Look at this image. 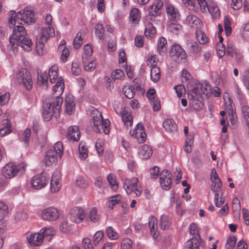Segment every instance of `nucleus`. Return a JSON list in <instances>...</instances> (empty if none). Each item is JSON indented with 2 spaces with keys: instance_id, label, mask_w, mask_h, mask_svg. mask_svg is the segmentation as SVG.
Here are the masks:
<instances>
[{
  "instance_id": "4d7b16f0",
  "label": "nucleus",
  "mask_w": 249,
  "mask_h": 249,
  "mask_svg": "<svg viewBox=\"0 0 249 249\" xmlns=\"http://www.w3.org/2000/svg\"><path fill=\"white\" fill-rule=\"evenodd\" d=\"M111 76L113 80H123L125 77V74L121 70L116 69L112 72Z\"/></svg>"
},
{
  "instance_id": "f257e3e1",
  "label": "nucleus",
  "mask_w": 249,
  "mask_h": 249,
  "mask_svg": "<svg viewBox=\"0 0 249 249\" xmlns=\"http://www.w3.org/2000/svg\"><path fill=\"white\" fill-rule=\"evenodd\" d=\"M12 13L9 23L10 27L15 26L13 33L9 36V44L7 50L16 53L18 52V46L24 50L29 52L32 49L33 43L28 36L25 28L20 25H16L17 23L22 24V22L32 24L35 22L34 11L31 7L27 6L17 14L12 11Z\"/></svg>"
},
{
  "instance_id": "a18cd8bd",
  "label": "nucleus",
  "mask_w": 249,
  "mask_h": 249,
  "mask_svg": "<svg viewBox=\"0 0 249 249\" xmlns=\"http://www.w3.org/2000/svg\"><path fill=\"white\" fill-rule=\"evenodd\" d=\"M124 96L128 99H132L135 94L134 89L132 86H125L123 88Z\"/></svg>"
},
{
  "instance_id": "f8f14e48",
  "label": "nucleus",
  "mask_w": 249,
  "mask_h": 249,
  "mask_svg": "<svg viewBox=\"0 0 249 249\" xmlns=\"http://www.w3.org/2000/svg\"><path fill=\"white\" fill-rule=\"evenodd\" d=\"M130 135L135 138L139 143L144 142L146 138V135L144 131L143 124L138 123L134 129L130 130Z\"/></svg>"
},
{
  "instance_id": "aec40b11",
  "label": "nucleus",
  "mask_w": 249,
  "mask_h": 249,
  "mask_svg": "<svg viewBox=\"0 0 249 249\" xmlns=\"http://www.w3.org/2000/svg\"><path fill=\"white\" fill-rule=\"evenodd\" d=\"M27 239L31 246H39L43 241V235H42L40 232L31 233L27 237Z\"/></svg>"
},
{
  "instance_id": "a19ab883",
  "label": "nucleus",
  "mask_w": 249,
  "mask_h": 249,
  "mask_svg": "<svg viewBox=\"0 0 249 249\" xmlns=\"http://www.w3.org/2000/svg\"><path fill=\"white\" fill-rule=\"evenodd\" d=\"M235 96L239 100L240 105L246 103L245 97L237 84L234 85Z\"/></svg>"
},
{
  "instance_id": "4be33fe9",
  "label": "nucleus",
  "mask_w": 249,
  "mask_h": 249,
  "mask_svg": "<svg viewBox=\"0 0 249 249\" xmlns=\"http://www.w3.org/2000/svg\"><path fill=\"white\" fill-rule=\"evenodd\" d=\"M163 6V2L161 0H156L154 3L149 7L148 11L149 13L150 20L153 21L156 18V16L158 14V11Z\"/></svg>"
},
{
  "instance_id": "7c9ffc66",
  "label": "nucleus",
  "mask_w": 249,
  "mask_h": 249,
  "mask_svg": "<svg viewBox=\"0 0 249 249\" xmlns=\"http://www.w3.org/2000/svg\"><path fill=\"white\" fill-rule=\"evenodd\" d=\"M201 239L191 238L185 243V249H199Z\"/></svg>"
},
{
  "instance_id": "3c124183",
  "label": "nucleus",
  "mask_w": 249,
  "mask_h": 249,
  "mask_svg": "<svg viewBox=\"0 0 249 249\" xmlns=\"http://www.w3.org/2000/svg\"><path fill=\"white\" fill-rule=\"evenodd\" d=\"M111 188L113 191H116L118 188V183L114 175L110 174L107 178Z\"/></svg>"
},
{
  "instance_id": "ddd939ff",
  "label": "nucleus",
  "mask_w": 249,
  "mask_h": 249,
  "mask_svg": "<svg viewBox=\"0 0 249 249\" xmlns=\"http://www.w3.org/2000/svg\"><path fill=\"white\" fill-rule=\"evenodd\" d=\"M68 217L73 222L80 223L85 219V213L80 207H73L71 209Z\"/></svg>"
},
{
  "instance_id": "6e6d98bb",
  "label": "nucleus",
  "mask_w": 249,
  "mask_h": 249,
  "mask_svg": "<svg viewBox=\"0 0 249 249\" xmlns=\"http://www.w3.org/2000/svg\"><path fill=\"white\" fill-rule=\"evenodd\" d=\"M71 72L75 75H78L81 72L80 64L78 60H74L71 65Z\"/></svg>"
},
{
  "instance_id": "5701e85b",
  "label": "nucleus",
  "mask_w": 249,
  "mask_h": 249,
  "mask_svg": "<svg viewBox=\"0 0 249 249\" xmlns=\"http://www.w3.org/2000/svg\"><path fill=\"white\" fill-rule=\"evenodd\" d=\"M186 24L192 28L198 30L202 26V23L199 18L194 15H188L186 19Z\"/></svg>"
},
{
  "instance_id": "cd10ccee",
  "label": "nucleus",
  "mask_w": 249,
  "mask_h": 249,
  "mask_svg": "<svg viewBox=\"0 0 249 249\" xmlns=\"http://www.w3.org/2000/svg\"><path fill=\"white\" fill-rule=\"evenodd\" d=\"M82 59L84 69L85 71H91L95 69L96 62L94 60H91L85 56H82Z\"/></svg>"
},
{
  "instance_id": "09e8293b",
  "label": "nucleus",
  "mask_w": 249,
  "mask_h": 249,
  "mask_svg": "<svg viewBox=\"0 0 249 249\" xmlns=\"http://www.w3.org/2000/svg\"><path fill=\"white\" fill-rule=\"evenodd\" d=\"M106 233L107 237L111 240H115L119 238V233L112 227L108 226L106 228Z\"/></svg>"
},
{
  "instance_id": "9d476101",
  "label": "nucleus",
  "mask_w": 249,
  "mask_h": 249,
  "mask_svg": "<svg viewBox=\"0 0 249 249\" xmlns=\"http://www.w3.org/2000/svg\"><path fill=\"white\" fill-rule=\"evenodd\" d=\"M59 214V212L56 208L50 207L44 209L41 212L40 216L44 220L52 222L58 219Z\"/></svg>"
},
{
  "instance_id": "1a4fd4ad",
  "label": "nucleus",
  "mask_w": 249,
  "mask_h": 249,
  "mask_svg": "<svg viewBox=\"0 0 249 249\" xmlns=\"http://www.w3.org/2000/svg\"><path fill=\"white\" fill-rule=\"evenodd\" d=\"M124 188L127 194L134 193L137 196H141L142 189L137 178H133L130 179L125 180Z\"/></svg>"
},
{
  "instance_id": "dca6fc26",
  "label": "nucleus",
  "mask_w": 249,
  "mask_h": 249,
  "mask_svg": "<svg viewBox=\"0 0 249 249\" xmlns=\"http://www.w3.org/2000/svg\"><path fill=\"white\" fill-rule=\"evenodd\" d=\"M172 182L170 173L167 170H162L160 175V182L161 187L164 190H169L172 186Z\"/></svg>"
},
{
  "instance_id": "39448f33",
  "label": "nucleus",
  "mask_w": 249,
  "mask_h": 249,
  "mask_svg": "<svg viewBox=\"0 0 249 249\" xmlns=\"http://www.w3.org/2000/svg\"><path fill=\"white\" fill-rule=\"evenodd\" d=\"M91 115L92 122L97 130L100 133L109 134L110 132V121L108 119H103L102 114L98 110H92Z\"/></svg>"
},
{
  "instance_id": "9b49d317",
  "label": "nucleus",
  "mask_w": 249,
  "mask_h": 249,
  "mask_svg": "<svg viewBox=\"0 0 249 249\" xmlns=\"http://www.w3.org/2000/svg\"><path fill=\"white\" fill-rule=\"evenodd\" d=\"M55 35L53 27L43 26L36 36V39L39 42L46 43L48 40Z\"/></svg>"
},
{
  "instance_id": "69168bd1",
  "label": "nucleus",
  "mask_w": 249,
  "mask_h": 249,
  "mask_svg": "<svg viewBox=\"0 0 249 249\" xmlns=\"http://www.w3.org/2000/svg\"><path fill=\"white\" fill-rule=\"evenodd\" d=\"M5 124H6V126H4L3 128L0 129V136L3 137L6 135L9 134L11 132L10 128V124L7 119L5 120Z\"/></svg>"
},
{
  "instance_id": "603ef678",
  "label": "nucleus",
  "mask_w": 249,
  "mask_h": 249,
  "mask_svg": "<svg viewBox=\"0 0 249 249\" xmlns=\"http://www.w3.org/2000/svg\"><path fill=\"white\" fill-rule=\"evenodd\" d=\"M190 233L193 235L192 238L201 239L198 233V228L195 223H192L189 226Z\"/></svg>"
},
{
  "instance_id": "5fc2aeb1",
  "label": "nucleus",
  "mask_w": 249,
  "mask_h": 249,
  "mask_svg": "<svg viewBox=\"0 0 249 249\" xmlns=\"http://www.w3.org/2000/svg\"><path fill=\"white\" fill-rule=\"evenodd\" d=\"M82 33L81 32H78L73 41V47L77 49L79 48L82 44Z\"/></svg>"
},
{
  "instance_id": "2eb2a0df",
  "label": "nucleus",
  "mask_w": 249,
  "mask_h": 249,
  "mask_svg": "<svg viewBox=\"0 0 249 249\" xmlns=\"http://www.w3.org/2000/svg\"><path fill=\"white\" fill-rule=\"evenodd\" d=\"M116 113L122 117L124 124L126 126H131L133 124V117L131 112L126 108H119L114 107Z\"/></svg>"
},
{
  "instance_id": "f3484780",
  "label": "nucleus",
  "mask_w": 249,
  "mask_h": 249,
  "mask_svg": "<svg viewBox=\"0 0 249 249\" xmlns=\"http://www.w3.org/2000/svg\"><path fill=\"white\" fill-rule=\"evenodd\" d=\"M101 216V213L97 208L91 207L88 208L85 213V220L88 222L96 223L100 221Z\"/></svg>"
},
{
  "instance_id": "de8ad7c7",
  "label": "nucleus",
  "mask_w": 249,
  "mask_h": 249,
  "mask_svg": "<svg viewBox=\"0 0 249 249\" xmlns=\"http://www.w3.org/2000/svg\"><path fill=\"white\" fill-rule=\"evenodd\" d=\"M95 33L99 40L103 41L104 38V28L102 24L98 23L95 26Z\"/></svg>"
},
{
  "instance_id": "e2e57ef3",
  "label": "nucleus",
  "mask_w": 249,
  "mask_h": 249,
  "mask_svg": "<svg viewBox=\"0 0 249 249\" xmlns=\"http://www.w3.org/2000/svg\"><path fill=\"white\" fill-rule=\"evenodd\" d=\"M95 147L99 156H101L104 151V141L102 139H98L95 143Z\"/></svg>"
},
{
  "instance_id": "052dcab7",
  "label": "nucleus",
  "mask_w": 249,
  "mask_h": 249,
  "mask_svg": "<svg viewBox=\"0 0 249 249\" xmlns=\"http://www.w3.org/2000/svg\"><path fill=\"white\" fill-rule=\"evenodd\" d=\"M132 241L129 238L124 239L121 243V249H132Z\"/></svg>"
},
{
  "instance_id": "412c9836",
  "label": "nucleus",
  "mask_w": 249,
  "mask_h": 249,
  "mask_svg": "<svg viewBox=\"0 0 249 249\" xmlns=\"http://www.w3.org/2000/svg\"><path fill=\"white\" fill-rule=\"evenodd\" d=\"M67 137L72 142H77L80 138V132L77 125L70 126L67 130Z\"/></svg>"
},
{
  "instance_id": "774afa93",
  "label": "nucleus",
  "mask_w": 249,
  "mask_h": 249,
  "mask_svg": "<svg viewBox=\"0 0 249 249\" xmlns=\"http://www.w3.org/2000/svg\"><path fill=\"white\" fill-rule=\"evenodd\" d=\"M149 174L151 178L155 179L159 176L160 168L158 166H154L149 170Z\"/></svg>"
},
{
  "instance_id": "8fccbe9b",
  "label": "nucleus",
  "mask_w": 249,
  "mask_h": 249,
  "mask_svg": "<svg viewBox=\"0 0 249 249\" xmlns=\"http://www.w3.org/2000/svg\"><path fill=\"white\" fill-rule=\"evenodd\" d=\"M214 201L215 205L217 207H221L225 203V197L223 196L222 194L215 193L214 196Z\"/></svg>"
},
{
  "instance_id": "e433bc0d",
  "label": "nucleus",
  "mask_w": 249,
  "mask_h": 249,
  "mask_svg": "<svg viewBox=\"0 0 249 249\" xmlns=\"http://www.w3.org/2000/svg\"><path fill=\"white\" fill-rule=\"evenodd\" d=\"M48 76L47 72H44L41 73L37 76V83L39 85H42L45 87V89H47L48 87Z\"/></svg>"
},
{
  "instance_id": "680f3d73",
  "label": "nucleus",
  "mask_w": 249,
  "mask_h": 249,
  "mask_svg": "<svg viewBox=\"0 0 249 249\" xmlns=\"http://www.w3.org/2000/svg\"><path fill=\"white\" fill-rule=\"evenodd\" d=\"M159 59L155 55H151L147 60L146 64L150 68L154 67H157V64Z\"/></svg>"
},
{
  "instance_id": "c85d7f7f",
  "label": "nucleus",
  "mask_w": 249,
  "mask_h": 249,
  "mask_svg": "<svg viewBox=\"0 0 249 249\" xmlns=\"http://www.w3.org/2000/svg\"><path fill=\"white\" fill-rule=\"evenodd\" d=\"M166 13L170 19L176 20L179 17L180 14L177 8L172 5H169L166 7Z\"/></svg>"
},
{
  "instance_id": "bb28decb",
  "label": "nucleus",
  "mask_w": 249,
  "mask_h": 249,
  "mask_svg": "<svg viewBox=\"0 0 249 249\" xmlns=\"http://www.w3.org/2000/svg\"><path fill=\"white\" fill-rule=\"evenodd\" d=\"M163 126L166 131L169 132H175L177 131V125L171 119H167L163 122Z\"/></svg>"
},
{
  "instance_id": "79ce46f5",
  "label": "nucleus",
  "mask_w": 249,
  "mask_h": 249,
  "mask_svg": "<svg viewBox=\"0 0 249 249\" xmlns=\"http://www.w3.org/2000/svg\"><path fill=\"white\" fill-rule=\"evenodd\" d=\"M200 89L202 94L206 96L211 95V90L212 89L209 83L206 81H203L200 86Z\"/></svg>"
},
{
  "instance_id": "37998d69",
  "label": "nucleus",
  "mask_w": 249,
  "mask_h": 249,
  "mask_svg": "<svg viewBox=\"0 0 249 249\" xmlns=\"http://www.w3.org/2000/svg\"><path fill=\"white\" fill-rule=\"evenodd\" d=\"M75 183L77 187L81 189H86L89 186L87 179L82 176H78L75 179Z\"/></svg>"
},
{
  "instance_id": "6e6552de",
  "label": "nucleus",
  "mask_w": 249,
  "mask_h": 249,
  "mask_svg": "<svg viewBox=\"0 0 249 249\" xmlns=\"http://www.w3.org/2000/svg\"><path fill=\"white\" fill-rule=\"evenodd\" d=\"M202 12L208 11L213 19H217L220 16V12L217 4L213 1L207 3L205 0H197Z\"/></svg>"
},
{
  "instance_id": "393cba45",
  "label": "nucleus",
  "mask_w": 249,
  "mask_h": 249,
  "mask_svg": "<svg viewBox=\"0 0 249 249\" xmlns=\"http://www.w3.org/2000/svg\"><path fill=\"white\" fill-rule=\"evenodd\" d=\"M153 154L152 148L147 145L144 144L140 148L138 152L139 156L140 158L144 160L149 159Z\"/></svg>"
},
{
  "instance_id": "49530a36",
  "label": "nucleus",
  "mask_w": 249,
  "mask_h": 249,
  "mask_svg": "<svg viewBox=\"0 0 249 249\" xmlns=\"http://www.w3.org/2000/svg\"><path fill=\"white\" fill-rule=\"evenodd\" d=\"M88 156V151L87 146L82 142L79 146V157L81 160H85Z\"/></svg>"
},
{
  "instance_id": "4c0bfd02",
  "label": "nucleus",
  "mask_w": 249,
  "mask_h": 249,
  "mask_svg": "<svg viewBox=\"0 0 249 249\" xmlns=\"http://www.w3.org/2000/svg\"><path fill=\"white\" fill-rule=\"evenodd\" d=\"M171 224V219L167 215L162 214L160 217V225L161 229H167Z\"/></svg>"
},
{
  "instance_id": "a878e982",
  "label": "nucleus",
  "mask_w": 249,
  "mask_h": 249,
  "mask_svg": "<svg viewBox=\"0 0 249 249\" xmlns=\"http://www.w3.org/2000/svg\"><path fill=\"white\" fill-rule=\"evenodd\" d=\"M187 51L194 54L199 53L202 50V46L196 41H188L186 43Z\"/></svg>"
},
{
  "instance_id": "6ab92c4d",
  "label": "nucleus",
  "mask_w": 249,
  "mask_h": 249,
  "mask_svg": "<svg viewBox=\"0 0 249 249\" xmlns=\"http://www.w3.org/2000/svg\"><path fill=\"white\" fill-rule=\"evenodd\" d=\"M61 187L60 175L59 172L53 174L50 183V190L52 193L58 192Z\"/></svg>"
},
{
  "instance_id": "c9c22d12",
  "label": "nucleus",
  "mask_w": 249,
  "mask_h": 249,
  "mask_svg": "<svg viewBox=\"0 0 249 249\" xmlns=\"http://www.w3.org/2000/svg\"><path fill=\"white\" fill-rule=\"evenodd\" d=\"M225 110L228 112L234 111L233 105L230 95L225 93L223 97Z\"/></svg>"
},
{
  "instance_id": "f704fd0d",
  "label": "nucleus",
  "mask_w": 249,
  "mask_h": 249,
  "mask_svg": "<svg viewBox=\"0 0 249 249\" xmlns=\"http://www.w3.org/2000/svg\"><path fill=\"white\" fill-rule=\"evenodd\" d=\"M156 33V29L149 21L145 25L144 34L147 37H153Z\"/></svg>"
},
{
  "instance_id": "ea45409f",
  "label": "nucleus",
  "mask_w": 249,
  "mask_h": 249,
  "mask_svg": "<svg viewBox=\"0 0 249 249\" xmlns=\"http://www.w3.org/2000/svg\"><path fill=\"white\" fill-rule=\"evenodd\" d=\"M122 199V196L118 194L110 197L107 201L108 207L113 209L114 206L121 202Z\"/></svg>"
},
{
  "instance_id": "473e14b6",
  "label": "nucleus",
  "mask_w": 249,
  "mask_h": 249,
  "mask_svg": "<svg viewBox=\"0 0 249 249\" xmlns=\"http://www.w3.org/2000/svg\"><path fill=\"white\" fill-rule=\"evenodd\" d=\"M190 105L194 109L198 110H200L203 106L201 100L198 98L197 95L192 96L190 101Z\"/></svg>"
},
{
  "instance_id": "864d4df0",
  "label": "nucleus",
  "mask_w": 249,
  "mask_h": 249,
  "mask_svg": "<svg viewBox=\"0 0 249 249\" xmlns=\"http://www.w3.org/2000/svg\"><path fill=\"white\" fill-rule=\"evenodd\" d=\"M194 143V137L191 136H189L187 138L184 146V150L186 153H190L192 151V145Z\"/></svg>"
},
{
  "instance_id": "0e129e2a",
  "label": "nucleus",
  "mask_w": 249,
  "mask_h": 249,
  "mask_svg": "<svg viewBox=\"0 0 249 249\" xmlns=\"http://www.w3.org/2000/svg\"><path fill=\"white\" fill-rule=\"evenodd\" d=\"M126 61V58L124 50L123 49L121 50L119 53V63L121 65V67H124L127 64Z\"/></svg>"
},
{
  "instance_id": "72a5a7b5",
  "label": "nucleus",
  "mask_w": 249,
  "mask_h": 249,
  "mask_svg": "<svg viewBox=\"0 0 249 249\" xmlns=\"http://www.w3.org/2000/svg\"><path fill=\"white\" fill-rule=\"evenodd\" d=\"M141 18L140 11L138 9L133 8L131 9L129 13L130 20L134 24L138 23Z\"/></svg>"
},
{
  "instance_id": "20e7f679",
  "label": "nucleus",
  "mask_w": 249,
  "mask_h": 249,
  "mask_svg": "<svg viewBox=\"0 0 249 249\" xmlns=\"http://www.w3.org/2000/svg\"><path fill=\"white\" fill-rule=\"evenodd\" d=\"M63 145L61 142H56L53 148L48 150L44 157L43 163L46 166H52L55 164L58 158H61L63 154Z\"/></svg>"
},
{
  "instance_id": "58836bf2",
  "label": "nucleus",
  "mask_w": 249,
  "mask_h": 249,
  "mask_svg": "<svg viewBox=\"0 0 249 249\" xmlns=\"http://www.w3.org/2000/svg\"><path fill=\"white\" fill-rule=\"evenodd\" d=\"M151 79L154 82H157L160 78V71L159 67H154L150 69Z\"/></svg>"
},
{
  "instance_id": "f03ea898",
  "label": "nucleus",
  "mask_w": 249,
  "mask_h": 249,
  "mask_svg": "<svg viewBox=\"0 0 249 249\" xmlns=\"http://www.w3.org/2000/svg\"><path fill=\"white\" fill-rule=\"evenodd\" d=\"M62 102V98L60 96L56 95V98L53 103L44 105L42 111L44 120L49 121L53 116L56 118H57L60 114Z\"/></svg>"
},
{
  "instance_id": "7ed1b4c3",
  "label": "nucleus",
  "mask_w": 249,
  "mask_h": 249,
  "mask_svg": "<svg viewBox=\"0 0 249 249\" xmlns=\"http://www.w3.org/2000/svg\"><path fill=\"white\" fill-rule=\"evenodd\" d=\"M58 67L56 65L52 66L49 70L48 76L51 83H56L53 86V91L57 96L61 95L64 92V81L61 76L58 77Z\"/></svg>"
},
{
  "instance_id": "2f4dec72",
  "label": "nucleus",
  "mask_w": 249,
  "mask_h": 249,
  "mask_svg": "<svg viewBox=\"0 0 249 249\" xmlns=\"http://www.w3.org/2000/svg\"><path fill=\"white\" fill-rule=\"evenodd\" d=\"M157 51L160 54L164 53L167 51V41L162 37H160L157 42Z\"/></svg>"
},
{
  "instance_id": "13d9d810",
  "label": "nucleus",
  "mask_w": 249,
  "mask_h": 249,
  "mask_svg": "<svg viewBox=\"0 0 249 249\" xmlns=\"http://www.w3.org/2000/svg\"><path fill=\"white\" fill-rule=\"evenodd\" d=\"M236 238L233 236H231L227 238L225 245V249H233L236 244Z\"/></svg>"
},
{
  "instance_id": "b1692460",
  "label": "nucleus",
  "mask_w": 249,
  "mask_h": 249,
  "mask_svg": "<svg viewBox=\"0 0 249 249\" xmlns=\"http://www.w3.org/2000/svg\"><path fill=\"white\" fill-rule=\"evenodd\" d=\"M65 107L66 111L68 114L71 115L74 112L75 102L74 97L72 95L68 94L66 96Z\"/></svg>"
},
{
  "instance_id": "423d86ee",
  "label": "nucleus",
  "mask_w": 249,
  "mask_h": 249,
  "mask_svg": "<svg viewBox=\"0 0 249 249\" xmlns=\"http://www.w3.org/2000/svg\"><path fill=\"white\" fill-rule=\"evenodd\" d=\"M25 169V165L23 162H20L17 164L13 162H9L2 167L1 173L9 180L22 174Z\"/></svg>"
},
{
  "instance_id": "c03bdc74",
  "label": "nucleus",
  "mask_w": 249,
  "mask_h": 249,
  "mask_svg": "<svg viewBox=\"0 0 249 249\" xmlns=\"http://www.w3.org/2000/svg\"><path fill=\"white\" fill-rule=\"evenodd\" d=\"M196 37L200 44H205L208 42V38L206 35L200 30V29L196 31Z\"/></svg>"
},
{
  "instance_id": "c756f323",
  "label": "nucleus",
  "mask_w": 249,
  "mask_h": 249,
  "mask_svg": "<svg viewBox=\"0 0 249 249\" xmlns=\"http://www.w3.org/2000/svg\"><path fill=\"white\" fill-rule=\"evenodd\" d=\"M148 224L151 234L154 239H156L157 237L156 232L158 229L157 218L153 216H150L149 218Z\"/></svg>"
},
{
  "instance_id": "338daca9",
  "label": "nucleus",
  "mask_w": 249,
  "mask_h": 249,
  "mask_svg": "<svg viewBox=\"0 0 249 249\" xmlns=\"http://www.w3.org/2000/svg\"><path fill=\"white\" fill-rule=\"evenodd\" d=\"M10 99V93L9 92H5L2 94L0 92V105L3 106L7 103Z\"/></svg>"
},
{
  "instance_id": "a211bd4d",
  "label": "nucleus",
  "mask_w": 249,
  "mask_h": 249,
  "mask_svg": "<svg viewBox=\"0 0 249 249\" xmlns=\"http://www.w3.org/2000/svg\"><path fill=\"white\" fill-rule=\"evenodd\" d=\"M171 54L180 58L183 62L187 60V55L181 46L178 44H174L171 48Z\"/></svg>"
},
{
  "instance_id": "0eeeda50",
  "label": "nucleus",
  "mask_w": 249,
  "mask_h": 249,
  "mask_svg": "<svg viewBox=\"0 0 249 249\" xmlns=\"http://www.w3.org/2000/svg\"><path fill=\"white\" fill-rule=\"evenodd\" d=\"M17 82L23 86L27 90H30L33 87V81L30 72L26 69H21L14 74Z\"/></svg>"
},
{
  "instance_id": "4468645a",
  "label": "nucleus",
  "mask_w": 249,
  "mask_h": 249,
  "mask_svg": "<svg viewBox=\"0 0 249 249\" xmlns=\"http://www.w3.org/2000/svg\"><path fill=\"white\" fill-rule=\"evenodd\" d=\"M48 182V180L43 173L34 176L31 180L32 187L36 190L45 187Z\"/></svg>"
},
{
  "instance_id": "bf43d9fd",
  "label": "nucleus",
  "mask_w": 249,
  "mask_h": 249,
  "mask_svg": "<svg viewBox=\"0 0 249 249\" xmlns=\"http://www.w3.org/2000/svg\"><path fill=\"white\" fill-rule=\"evenodd\" d=\"M42 235H43V238L47 236H51L54 234V229L52 227H44L40 231Z\"/></svg>"
}]
</instances>
